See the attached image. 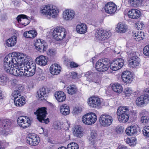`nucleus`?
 Returning a JSON list of instances; mask_svg holds the SVG:
<instances>
[{"mask_svg":"<svg viewBox=\"0 0 149 149\" xmlns=\"http://www.w3.org/2000/svg\"><path fill=\"white\" fill-rule=\"evenodd\" d=\"M124 60L123 59L118 58L113 61L110 64L109 60L107 58L99 60L96 63L95 68L99 72H104L107 70L109 67L114 71L120 69L123 65Z\"/></svg>","mask_w":149,"mask_h":149,"instance_id":"obj_1","label":"nucleus"},{"mask_svg":"<svg viewBox=\"0 0 149 149\" xmlns=\"http://www.w3.org/2000/svg\"><path fill=\"white\" fill-rule=\"evenodd\" d=\"M15 56V54L13 52L7 55L4 59L3 67L7 72L17 76L19 71V63L16 60Z\"/></svg>","mask_w":149,"mask_h":149,"instance_id":"obj_2","label":"nucleus"},{"mask_svg":"<svg viewBox=\"0 0 149 149\" xmlns=\"http://www.w3.org/2000/svg\"><path fill=\"white\" fill-rule=\"evenodd\" d=\"M13 53L15 54V58L17 63H19L18 68L19 70H21L22 72H20V73H22V74L23 72V71H24L25 69L28 66L35 63L29 60V56L24 55L23 53L16 52H13Z\"/></svg>","mask_w":149,"mask_h":149,"instance_id":"obj_3","label":"nucleus"},{"mask_svg":"<svg viewBox=\"0 0 149 149\" xmlns=\"http://www.w3.org/2000/svg\"><path fill=\"white\" fill-rule=\"evenodd\" d=\"M118 118L120 123L127 122L129 118V110L127 106H121L118 107L117 111Z\"/></svg>","mask_w":149,"mask_h":149,"instance_id":"obj_4","label":"nucleus"},{"mask_svg":"<svg viewBox=\"0 0 149 149\" xmlns=\"http://www.w3.org/2000/svg\"><path fill=\"white\" fill-rule=\"evenodd\" d=\"M40 12L45 16H50L53 18H55L59 13L56 7L52 5L45 6L40 10Z\"/></svg>","mask_w":149,"mask_h":149,"instance_id":"obj_5","label":"nucleus"},{"mask_svg":"<svg viewBox=\"0 0 149 149\" xmlns=\"http://www.w3.org/2000/svg\"><path fill=\"white\" fill-rule=\"evenodd\" d=\"M65 29L62 27H57L53 32V36L54 39L57 40H61L64 38L66 35Z\"/></svg>","mask_w":149,"mask_h":149,"instance_id":"obj_6","label":"nucleus"},{"mask_svg":"<svg viewBox=\"0 0 149 149\" xmlns=\"http://www.w3.org/2000/svg\"><path fill=\"white\" fill-rule=\"evenodd\" d=\"M97 117L93 113H89L84 115L82 118L83 123L86 125H91L94 124L96 121Z\"/></svg>","mask_w":149,"mask_h":149,"instance_id":"obj_7","label":"nucleus"},{"mask_svg":"<svg viewBox=\"0 0 149 149\" xmlns=\"http://www.w3.org/2000/svg\"><path fill=\"white\" fill-rule=\"evenodd\" d=\"M100 123L101 126L107 127L110 126L112 123V117L108 114H102L99 118Z\"/></svg>","mask_w":149,"mask_h":149,"instance_id":"obj_8","label":"nucleus"},{"mask_svg":"<svg viewBox=\"0 0 149 149\" xmlns=\"http://www.w3.org/2000/svg\"><path fill=\"white\" fill-rule=\"evenodd\" d=\"M100 73L89 71L86 73L85 76L87 80L97 83L100 81Z\"/></svg>","mask_w":149,"mask_h":149,"instance_id":"obj_9","label":"nucleus"},{"mask_svg":"<svg viewBox=\"0 0 149 149\" xmlns=\"http://www.w3.org/2000/svg\"><path fill=\"white\" fill-rule=\"evenodd\" d=\"M36 64L32 63L31 65L28 66L26 68H25L24 71H23V72L20 73L21 70H19L18 74L17 76H21L22 75H25L27 77L32 76H33L35 73L36 71Z\"/></svg>","mask_w":149,"mask_h":149,"instance_id":"obj_10","label":"nucleus"},{"mask_svg":"<svg viewBox=\"0 0 149 149\" xmlns=\"http://www.w3.org/2000/svg\"><path fill=\"white\" fill-rule=\"evenodd\" d=\"M111 35L110 32L101 29L97 30L95 33V37L100 40H106L109 38Z\"/></svg>","mask_w":149,"mask_h":149,"instance_id":"obj_11","label":"nucleus"},{"mask_svg":"<svg viewBox=\"0 0 149 149\" xmlns=\"http://www.w3.org/2000/svg\"><path fill=\"white\" fill-rule=\"evenodd\" d=\"M101 99L97 97L92 96L88 99V104L92 108H99L101 107Z\"/></svg>","mask_w":149,"mask_h":149,"instance_id":"obj_12","label":"nucleus"},{"mask_svg":"<svg viewBox=\"0 0 149 149\" xmlns=\"http://www.w3.org/2000/svg\"><path fill=\"white\" fill-rule=\"evenodd\" d=\"M145 35L143 32L140 31L134 30L132 31L131 36V41L134 43H136L143 40Z\"/></svg>","mask_w":149,"mask_h":149,"instance_id":"obj_13","label":"nucleus"},{"mask_svg":"<svg viewBox=\"0 0 149 149\" xmlns=\"http://www.w3.org/2000/svg\"><path fill=\"white\" fill-rule=\"evenodd\" d=\"M17 123L19 126L24 128L29 127L31 122L30 119L28 117L22 116L18 118Z\"/></svg>","mask_w":149,"mask_h":149,"instance_id":"obj_14","label":"nucleus"},{"mask_svg":"<svg viewBox=\"0 0 149 149\" xmlns=\"http://www.w3.org/2000/svg\"><path fill=\"white\" fill-rule=\"evenodd\" d=\"M117 10V6L113 3L110 2L106 3L104 6L105 12L111 15L115 14Z\"/></svg>","mask_w":149,"mask_h":149,"instance_id":"obj_15","label":"nucleus"},{"mask_svg":"<svg viewBox=\"0 0 149 149\" xmlns=\"http://www.w3.org/2000/svg\"><path fill=\"white\" fill-rule=\"evenodd\" d=\"M36 49L41 52L45 51L47 48V45L45 41L39 39L37 40L35 44Z\"/></svg>","mask_w":149,"mask_h":149,"instance_id":"obj_16","label":"nucleus"},{"mask_svg":"<svg viewBox=\"0 0 149 149\" xmlns=\"http://www.w3.org/2000/svg\"><path fill=\"white\" fill-rule=\"evenodd\" d=\"M149 101V94L146 93L138 97L136 100V104L139 106L146 105Z\"/></svg>","mask_w":149,"mask_h":149,"instance_id":"obj_17","label":"nucleus"},{"mask_svg":"<svg viewBox=\"0 0 149 149\" xmlns=\"http://www.w3.org/2000/svg\"><path fill=\"white\" fill-rule=\"evenodd\" d=\"M34 113L36 115L37 119L39 121H42L44 118L46 117V115L47 114L46 108L42 107L39 108L37 109L36 111L34 112Z\"/></svg>","mask_w":149,"mask_h":149,"instance_id":"obj_18","label":"nucleus"},{"mask_svg":"<svg viewBox=\"0 0 149 149\" xmlns=\"http://www.w3.org/2000/svg\"><path fill=\"white\" fill-rule=\"evenodd\" d=\"M38 139L39 138L34 134H30L29 135V137L27 138L26 142L31 145L35 146L39 143Z\"/></svg>","mask_w":149,"mask_h":149,"instance_id":"obj_19","label":"nucleus"},{"mask_svg":"<svg viewBox=\"0 0 149 149\" xmlns=\"http://www.w3.org/2000/svg\"><path fill=\"white\" fill-rule=\"evenodd\" d=\"M75 13L72 10L67 9L63 13V17L66 20H71L74 17Z\"/></svg>","mask_w":149,"mask_h":149,"instance_id":"obj_20","label":"nucleus"},{"mask_svg":"<svg viewBox=\"0 0 149 149\" xmlns=\"http://www.w3.org/2000/svg\"><path fill=\"white\" fill-rule=\"evenodd\" d=\"M47 91V89L45 88L42 87L37 92L36 97L37 98L40 100H45V97H46V95Z\"/></svg>","mask_w":149,"mask_h":149,"instance_id":"obj_21","label":"nucleus"},{"mask_svg":"<svg viewBox=\"0 0 149 149\" xmlns=\"http://www.w3.org/2000/svg\"><path fill=\"white\" fill-rule=\"evenodd\" d=\"M30 17L24 15H19L17 17V19L18 22L21 21V19H22V21L20 23L22 25L26 26L30 23L29 20Z\"/></svg>","mask_w":149,"mask_h":149,"instance_id":"obj_22","label":"nucleus"},{"mask_svg":"<svg viewBox=\"0 0 149 149\" xmlns=\"http://www.w3.org/2000/svg\"><path fill=\"white\" fill-rule=\"evenodd\" d=\"M61 70V67L57 63L52 64L50 68V71L51 73L52 74H58L59 73Z\"/></svg>","mask_w":149,"mask_h":149,"instance_id":"obj_23","label":"nucleus"},{"mask_svg":"<svg viewBox=\"0 0 149 149\" xmlns=\"http://www.w3.org/2000/svg\"><path fill=\"white\" fill-rule=\"evenodd\" d=\"M123 81L125 83L130 84V72L125 71L123 72L121 76Z\"/></svg>","mask_w":149,"mask_h":149,"instance_id":"obj_24","label":"nucleus"},{"mask_svg":"<svg viewBox=\"0 0 149 149\" xmlns=\"http://www.w3.org/2000/svg\"><path fill=\"white\" fill-rule=\"evenodd\" d=\"M36 63L41 66H45L47 63V57L43 56H40L36 59Z\"/></svg>","mask_w":149,"mask_h":149,"instance_id":"obj_25","label":"nucleus"},{"mask_svg":"<svg viewBox=\"0 0 149 149\" xmlns=\"http://www.w3.org/2000/svg\"><path fill=\"white\" fill-rule=\"evenodd\" d=\"M75 136L80 138L84 135V132L82 128L79 126H75L73 132Z\"/></svg>","mask_w":149,"mask_h":149,"instance_id":"obj_26","label":"nucleus"},{"mask_svg":"<svg viewBox=\"0 0 149 149\" xmlns=\"http://www.w3.org/2000/svg\"><path fill=\"white\" fill-rule=\"evenodd\" d=\"M55 97L57 100L59 102H62L66 99V95L62 91H58L55 93Z\"/></svg>","mask_w":149,"mask_h":149,"instance_id":"obj_27","label":"nucleus"},{"mask_svg":"<svg viewBox=\"0 0 149 149\" xmlns=\"http://www.w3.org/2000/svg\"><path fill=\"white\" fill-rule=\"evenodd\" d=\"M87 30L86 25L85 24H80L77 25L76 30L77 32L80 34H84L86 33Z\"/></svg>","mask_w":149,"mask_h":149,"instance_id":"obj_28","label":"nucleus"},{"mask_svg":"<svg viewBox=\"0 0 149 149\" xmlns=\"http://www.w3.org/2000/svg\"><path fill=\"white\" fill-rule=\"evenodd\" d=\"M61 113L64 115L66 116L70 113L69 107L66 104H63L61 105L60 108Z\"/></svg>","mask_w":149,"mask_h":149,"instance_id":"obj_29","label":"nucleus"},{"mask_svg":"<svg viewBox=\"0 0 149 149\" xmlns=\"http://www.w3.org/2000/svg\"><path fill=\"white\" fill-rule=\"evenodd\" d=\"M97 136V134L96 131L95 130H91L89 138V141L90 144L93 145L95 143Z\"/></svg>","mask_w":149,"mask_h":149,"instance_id":"obj_30","label":"nucleus"},{"mask_svg":"<svg viewBox=\"0 0 149 149\" xmlns=\"http://www.w3.org/2000/svg\"><path fill=\"white\" fill-rule=\"evenodd\" d=\"M127 28L126 25L122 23H119L117 25L116 30L117 32L123 33L127 30Z\"/></svg>","mask_w":149,"mask_h":149,"instance_id":"obj_31","label":"nucleus"},{"mask_svg":"<svg viewBox=\"0 0 149 149\" xmlns=\"http://www.w3.org/2000/svg\"><path fill=\"white\" fill-rule=\"evenodd\" d=\"M11 121L9 120H0V127H2L5 130L9 129L11 125Z\"/></svg>","mask_w":149,"mask_h":149,"instance_id":"obj_32","label":"nucleus"},{"mask_svg":"<svg viewBox=\"0 0 149 149\" xmlns=\"http://www.w3.org/2000/svg\"><path fill=\"white\" fill-rule=\"evenodd\" d=\"M25 99L22 96H21L18 98H16L14 100V102L15 105L18 107H21L24 105L25 103Z\"/></svg>","mask_w":149,"mask_h":149,"instance_id":"obj_33","label":"nucleus"},{"mask_svg":"<svg viewBox=\"0 0 149 149\" xmlns=\"http://www.w3.org/2000/svg\"><path fill=\"white\" fill-rule=\"evenodd\" d=\"M131 59V68H137L140 64V60L138 56L135 57H132Z\"/></svg>","mask_w":149,"mask_h":149,"instance_id":"obj_34","label":"nucleus"},{"mask_svg":"<svg viewBox=\"0 0 149 149\" xmlns=\"http://www.w3.org/2000/svg\"><path fill=\"white\" fill-rule=\"evenodd\" d=\"M17 38L16 36H14L8 39L6 42V45L8 47H12L15 45L17 42Z\"/></svg>","mask_w":149,"mask_h":149,"instance_id":"obj_35","label":"nucleus"},{"mask_svg":"<svg viewBox=\"0 0 149 149\" xmlns=\"http://www.w3.org/2000/svg\"><path fill=\"white\" fill-rule=\"evenodd\" d=\"M112 88L114 92L118 93H120L123 90L122 86L118 83H115L113 84L112 86Z\"/></svg>","mask_w":149,"mask_h":149,"instance_id":"obj_36","label":"nucleus"},{"mask_svg":"<svg viewBox=\"0 0 149 149\" xmlns=\"http://www.w3.org/2000/svg\"><path fill=\"white\" fill-rule=\"evenodd\" d=\"M141 12L136 9H131V18L135 19L139 18L141 16Z\"/></svg>","mask_w":149,"mask_h":149,"instance_id":"obj_37","label":"nucleus"},{"mask_svg":"<svg viewBox=\"0 0 149 149\" xmlns=\"http://www.w3.org/2000/svg\"><path fill=\"white\" fill-rule=\"evenodd\" d=\"M77 90V88L74 85L69 86L67 88L68 93L71 95H73L75 94L76 93Z\"/></svg>","mask_w":149,"mask_h":149,"instance_id":"obj_38","label":"nucleus"},{"mask_svg":"<svg viewBox=\"0 0 149 149\" xmlns=\"http://www.w3.org/2000/svg\"><path fill=\"white\" fill-rule=\"evenodd\" d=\"M143 0H131V6L137 7L141 4Z\"/></svg>","mask_w":149,"mask_h":149,"instance_id":"obj_39","label":"nucleus"},{"mask_svg":"<svg viewBox=\"0 0 149 149\" xmlns=\"http://www.w3.org/2000/svg\"><path fill=\"white\" fill-rule=\"evenodd\" d=\"M8 80V78L6 75H0V85H5Z\"/></svg>","mask_w":149,"mask_h":149,"instance_id":"obj_40","label":"nucleus"},{"mask_svg":"<svg viewBox=\"0 0 149 149\" xmlns=\"http://www.w3.org/2000/svg\"><path fill=\"white\" fill-rule=\"evenodd\" d=\"M79 146L76 143L71 142L67 146V149H78Z\"/></svg>","mask_w":149,"mask_h":149,"instance_id":"obj_41","label":"nucleus"},{"mask_svg":"<svg viewBox=\"0 0 149 149\" xmlns=\"http://www.w3.org/2000/svg\"><path fill=\"white\" fill-rule=\"evenodd\" d=\"M130 10H129L128 9H126L125 10L124 13V17L127 20L130 22Z\"/></svg>","mask_w":149,"mask_h":149,"instance_id":"obj_42","label":"nucleus"},{"mask_svg":"<svg viewBox=\"0 0 149 149\" xmlns=\"http://www.w3.org/2000/svg\"><path fill=\"white\" fill-rule=\"evenodd\" d=\"M140 121L141 123L143 124H147L149 121V116H143L141 117L140 119Z\"/></svg>","mask_w":149,"mask_h":149,"instance_id":"obj_43","label":"nucleus"},{"mask_svg":"<svg viewBox=\"0 0 149 149\" xmlns=\"http://www.w3.org/2000/svg\"><path fill=\"white\" fill-rule=\"evenodd\" d=\"M142 132L144 136L149 137V126L144 127L142 130Z\"/></svg>","mask_w":149,"mask_h":149,"instance_id":"obj_44","label":"nucleus"},{"mask_svg":"<svg viewBox=\"0 0 149 149\" xmlns=\"http://www.w3.org/2000/svg\"><path fill=\"white\" fill-rule=\"evenodd\" d=\"M136 28L137 30L140 29L142 30V29H144L145 27V25L143 23V22H140L137 23L136 24Z\"/></svg>","mask_w":149,"mask_h":149,"instance_id":"obj_45","label":"nucleus"},{"mask_svg":"<svg viewBox=\"0 0 149 149\" xmlns=\"http://www.w3.org/2000/svg\"><path fill=\"white\" fill-rule=\"evenodd\" d=\"M56 53V50L54 49H50L47 51V55L51 56H55Z\"/></svg>","mask_w":149,"mask_h":149,"instance_id":"obj_46","label":"nucleus"},{"mask_svg":"<svg viewBox=\"0 0 149 149\" xmlns=\"http://www.w3.org/2000/svg\"><path fill=\"white\" fill-rule=\"evenodd\" d=\"M124 128L121 125H118L115 128V131L118 134L122 133L124 131Z\"/></svg>","mask_w":149,"mask_h":149,"instance_id":"obj_47","label":"nucleus"},{"mask_svg":"<svg viewBox=\"0 0 149 149\" xmlns=\"http://www.w3.org/2000/svg\"><path fill=\"white\" fill-rule=\"evenodd\" d=\"M12 95L14 98V100L21 96L20 93L18 90L14 91L12 93Z\"/></svg>","mask_w":149,"mask_h":149,"instance_id":"obj_48","label":"nucleus"},{"mask_svg":"<svg viewBox=\"0 0 149 149\" xmlns=\"http://www.w3.org/2000/svg\"><path fill=\"white\" fill-rule=\"evenodd\" d=\"M137 118V113L136 111H131V120L135 121Z\"/></svg>","mask_w":149,"mask_h":149,"instance_id":"obj_49","label":"nucleus"},{"mask_svg":"<svg viewBox=\"0 0 149 149\" xmlns=\"http://www.w3.org/2000/svg\"><path fill=\"white\" fill-rule=\"evenodd\" d=\"M143 52L145 55L149 56V45L144 47L143 50Z\"/></svg>","mask_w":149,"mask_h":149,"instance_id":"obj_50","label":"nucleus"},{"mask_svg":"<svg viewBox=\"0 0 149 149\" xmlns=\"http://www.w3.org/2000/svg\"><path fill=\"white\" fill-rule=\"evenodd\" d=\"M29 36L28 37L29 38H32L35 37L37 35V32L34 30H31L29 31Z\"/></svg>","mask_w":149,"mask_h":149,"instance_id":"obj_51","label":"nucleus"},{"mask_svg":"<svg viewBox=\"0 0 149 149\" xmlns=\"http://www.w3.org/2000/svg\"><path fill=\"white\" fill-rule=\"evenodd\" d=\"M54 127L55 129L59 130L61 129L62 126L60 123L56 122L54 125Z\"/></svg>","mask_w":149,"mask_h":149,"instance_id":"obj_52","label":"nucleus"},{"mask_svg":"<svg viewBox=\"0 0 149 149\" xmlns=\"http://www.w3.org/2000/svg\"><path fill=\"white\" fill-rule=\"evenodd\" d=\"M137 129L136 126H132L131 125V133L132 135H134L137 134Z\"/></svg>","mask_w":149,"mask_h":149,"instance_id":"obj_53","label":"nucleus"},{"mask_svg":"<svg viewBox=\"0 0 149 149\" xmlns=\"http://www.w3.org/2000/svg\"><path fill=\"white\" fill-rule=\"evenodd\" d=\"M136 139L134 137H131V146H134L136 144Z\"/></svg>","mask_w":149,"mask_h":149,"instance_id":"obj_54","label":"nucleus"},{"mask_svg":"<svg viewBox=\"0 0 149 149\" xmlns=\"http://www.w3.org/2000/svg\"><path fill=\"white\" fill-rule=\"evenodd\" d=\"M124 92L126 96L130 95V88L128 87L125 88L124 89Z\"/></svg>","mask_w":149,"mask_h":149,"instance_id":"obj_55","label":"nucleus"},{"mask_svg":"<svg viewBox=\"0 0 149 149\" xmlns=\"http://www.w3.org/2000/svg\"><path fill=\"white\" fill-rule=\"evenodd\" d=\"M17 81L16 79H13L9 81V84H11L13 86H15L17 84Z\"/></svg>","mask_w":149,"mask_h":149,"instance_id":"obj_56","label":"nucleus"},{"mask_svg":"<svg viewBox=\"0 0 149 149\" xmlns=\"http://www.w3.org/2000/svg\"><path fill=\"white\" fill-rule=\"evenodd\" d=\"M16 88L17 89V90H18L19 91L20 93L22 91L23 89H24L22 85L20 84L17 85Z\"/></svg>","mask_w":149,"mask_h":149,"instance_id":"obj_57","label":"nucleus"},{"mask_svg":"<svg viewBox=\"0 0 149 149\" xmlns=\"http://www.w3.org/2000/svg\"><path fill=\"white\" fill-rule=\"evenodd\" d=\"M70 75L73 79H76L77 78V74L76 72H71Z\"/></svg>","mask_w":149,"mask_h":149,"instance_id":"obj_58","label":"nucleus"},{"mask_svg":"<svg viewBox=\"0 0 149 149\" xmlns=\"http://www.w3.org/2000/svg\"><path fill=\"white\" fill-rule=\"evenodd\" d=\"M138 53L136 52L132 51L131 52V59L132 58V57H135L136 56H138Z\"/></svg>","mask_w":149,"mask_h":149,"instance_id":"obj_59","label":"nucleus"},{"mask_svg":"<svg viewBox=\"0 0 149 149\" xmlns=\"http://www.w3.org/2000/svg\"><path fill=\"white\" fill-rule=\"evenodd\" d=\"M70 65L72 68H76L78 66V65L77 63L73 62H71Z\"/></svg>","mask_w":149,"mask_h":149,"instance_id":"obj_60","label":"nucleus"},{"mask_svg":"<svg viewBox=\"0 0 149 149\" xmlns=\"http://www.w3.org/2000/svg\"><path fill=\"white\" fill-rule=\"evenodd\" d=\"M126 134L128 136L130 135V126L127 127L125 130Z\"/></svg>","mask_w":149,"mask_h":149,"instance_id":"obj_61","label":"nucleus"},{"mask_svg":"<svg viewBox=\"0 0 149 149\" xmlns=\"http://www.w3.org/2000/svg\"><path fill=\"white\" fill-rule=\"evenodd\" d=\"M45 118H44L43 120H42V121H40L41 122H43L46 124H47L49 122V119L48 118L45 119Z\"/></svg>","mask_w":149,"mask_h":149,"instance_id":"obj_62","label":"nucleus"},{"mask_svg":"<svg viewBox=\"0 0 149 149\" xmlns=\"http://www.w3.org/2000/svg\"><path fill=\"white\" fill-rule=\"evenodd\" d=\"M29 31L28 32H25L24 33L23 36L24 37L26 38H29V37H28L29 36Z\"/></svg>","mask_w":149,"mask_h":149,"instance_id":"obj_63","label":"nucleus"},{"mask_svg":"<svg viewBox=\"0 0 149 149\" xmlns=\"http://www.w3.org/2000/svg\"><path fill=\"white\" fill-rule=\"evenodd\" d=\"M117 149H129L126 146H120L117 148Z\"/></svg>","mask_w":149,"mask_h":149,"instance_id":"obj_64","label":"nucleus"}]
</instances>
